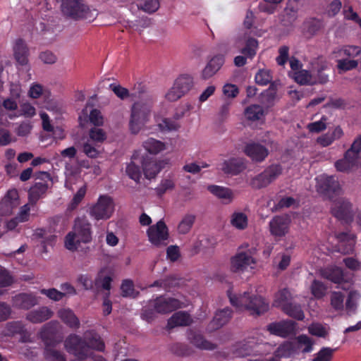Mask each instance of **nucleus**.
Masks as SVG:
<instances>
[{
    "label": "nucleus",
    "instance_id": "1",
    "mask_svg": "<svg viewBox=\"0 0 361 361\" xmlns=\"http://www.w3.org/2000/svg\"><path fill=\"white\" fill-rule=\"evenodd\" d=\"M227 294L233 306L240 310H246L252 315L259 316L269 310V302L260 295L245 292L237 296L233 295L231 290H228Z\"/></svg>",
    "mask_w": 361,
    "mask_h": 361
},
{
    "label": "nucleus",
    "instance_id": "2",
    "mask_svg": "<svg viewBox=\"0 0 361 361\" xmlns=\"http://www.w3.org/2000/svg\"><path fill=\"white\" fill-rule=\"evenodd\" d=\"M92 239V224L86 216H78L74 220L73 231L65 237V247L71 251H75L80 243H89Z\"/></svg>",
    "mask_w": 361,
    "mask_h": 361
},
{
    "label": "nucleus",
    "instance_id": "3",
    "mask_svg": "<svg viewBox=\"0 0 361 361\" xmlns=\"http://www.w3.org/2000/svg\"><path fill=\"white\" fill-rule=\"evenodd\" d=\"M256 251L254 247L244 250L243 246L239 247L235 255L231 257V271L233 273H242L249 267L254 268L256 264V259L254 257Z\"/></svg>",
    "mask_w": 361,
    "mask_h": 361
},
{
    "label": "nucleus",
    "instance_id": "4",
    "mask_svg": "<svg viewBox=\"0 0 361 361\" xmlns=\"http://www.w3.org/2000/svg\"><path fill=\"white\" fill-rule=\"evenodd\" d=\"M114 211V202L111 197L102 195L97 202L89 208V214L94 220L109 219Z\"/></svg>",
    "mask_w": 361,
    "mask_h": 361
},
{
    "label": "nucleus",
    "instance_id": "5",
    "mask_svg": "<svg viewBox=\"0 0 361 361\" xmlns=\"http://www.w3.org/2000/svg\"><path fill=\"white\" fill-rule=\"evenodd\" d=\"M150 111L151 105L149 103L140 102L134 103L132 107L129 123L130 129L133 133H137L142 126L147 122Z\"/></svg>",
    "mask_w": 361,
    "mask_h": 361
},
{
    "label": "nucleus",
    "instance_id": "6",
    "mask_svg": "<svg viewBox=\"0 0 361 361\" xmlns=\"http://www.w3.org/2000/svg\"><path fill=\"white\" fill-rule=\"evenodd\" d=\"M282 173L280 164H272L263 172L251 180L250 185L253 188L261 189L269 185L275 180Z\"/></svg>",
    "mask_w": 361,
    "mask_h": 361
},
{
    "label": "nucleus",
    "instance_id": "7",
    "mask_svg": "<svg viewBox=\"0 0 361 361\" xmlns=\"http://www.w3.org/2000/svg\"><path fill=\"white\" fill-rule=\"evenodd\" d=\"M331 214L338 220L350 225L354 219L353 204L345 198L338 199L331 208Z\"/></svg>",
    "mask_w": 361,
    "mask_h": 361
},
{
    "label": "nucleus",
    "instance_id": "8",
    "mask_svg": "<svg viewBox=\"0 0 361 361\" xmlns=\"http://www.w3.org/2000/svg\"><path fill=\"white\" fill-rule=\"evenodd\" d=\"M149 241L156 247L166 246L169 237V229L163 220L150 226L147 231Z\"/></svg>",
    "mask_w": 361,
    "mask_h": 361
},
{
    "label": "nucleus",
    "instance_id": "9",
    "mask_svg": "<svg viewBox=\"0 0 361 361\" xmlns=\"http://www.w3.org/2000/svg\"><path fill=\"white\" fill-rule=\"evenodd\" d=\"M61 11L64 16L74 20L87 18L89 8L82 0H63Z\"/></svg>",
    "mask_w": 361,
    "mask_h": 361
},
{
    "label": "nucleus",
    "instance_id": "10",
    "mask_svg": "<svg viewBox=\"0 0 361 361\" xmlns=\"http://www.w3.org/2000/svg\"><path fill=\"white\" fill-rule=\"evenodd\" d=\"M67 352L75 357H88V346L86 341L77 334L69 335L64 341Z\"/></svg>",
    "mask_w": 361,
    "mask_h": 361
},
{
    "label": "nucleus",
    "instance_id": "11",
    "mask_svg": "<svg viewBox=\"0 0 361 361\" xmlns=\"http://www.w3.org/2000/svg\"><path fill=\"white\" fill-rule=\"evenodd\" d=\"M149 306L153 307L157 313L168 314L180 308L181 302L173 298L159 296L150 301Z\"/></svg>",
    "mask_w": 361,
    "mask_h": 361
},
{
    "label": "nucleus",
    "instance_id": "12",
    "mask_svg": "<svg viewBox=\"0 0 361 361\" xmlns=\"http://www.w3.org/2000/svg\"><path fill=\"white\" fill-rule=\"evenodd\" d=\"M318 191L324 195L332 197L337 195L340 190V184L335 176L322 175L317 178Z\"/></svg>",
    "mask_w": 361,
    "mask_h": 361
},
{
    "label": "nucleus",
    "instance_id": "13",
    "mask_svg": "<svg viewBox=\"0 0 361 361\" xmlns=\"http://www.w3.org/2000/svg\"><path fill=\"white\" fill-rule=\"evenodd\" d=\"M36 179H40L44 182L35 183L29 190L30 201L35 203L47 192L48 189L47 180H51V176L48 172L40 171L36 175Z\"/></svg>",
    "mask_w": 361,
    "mask_h": 361
},
{
    "label": "nucleus",
    "instance_id": "14",
    "mask_svg": "<svg viewBox=\"0 0 361 361\" xmlns=\"http://www.w3.org/2000/svg\"><path fill=\"white\" fill-rule=\"evenodd\" d=\"M5 331L6 335L8 336L19 335L20 341L22 343L31 341V334L22 321H12L8 322L6 324Z\"/></svg>",
    "mask_w": 361,
    "mask_h": 361
},
{
    "label": "nucleus",
    "instance_id": "15",
    "mask_svg": "<svg viewBox=\"0 0 361 361\" xmlns=\"http://www.w3.org/2000/svg\"><path fill=\"white\" fill-rule=\"evenodd\" d=\"M14 59L18 66L29 68L30 55L29 48L25 40L21 38L17 39L13 46Z\"/></svg>",
    "mask_w": 361,
    "mask_h": 361
},
{
    "label": "nucleus",
    "instance_id": "16",
    "mask_svg": "<svg viewBox=\"0 0 361 361\" xmlns=\"http://www.w3.org/2000/svg\"><path fill=\"white\" fill-rule=\"evenodd\" d=\"M290 219L285 216H275L269 222V231L272 235L281 238L289 230Z\"/></svg>",
    "mask_w": 361,
    "mask_h": 361
},
{
    "label": "nucleus",
    "instance_id": "17",
    "mask_svg": "<svg viewBox=\"0 0 361 361\" xmlns=\"http://www.w3.org/2000/svg\"><path fill=\"white\" fill-rule=\"evenodd\" d=\"M336 238L339 243L338 251L343 255L352 254L355 249L356 235L350 232L336 233Z\"/></svg>",
    "mask_w": 361,
    "mask_h": 361
},
{
    "label": "nucleus",
    "instance_id": "18",
    "mask_svg": "<svg viewBox=\"0 0 361 361\" xmlns=\"http://www.w3.org/2000/svg\"><path fill=\"white\" fill-rule=\"evenodd\" d=\"M244 153L252 161H263L269 154L268 149L264 145L257 142H250L244 147Z\"/></svg>",
    "mask_w": 361,
    "mask_h": 361
},
{
    "label": "nucleus",
    "instance_id": "19",
    "mask_svg": "<svg viewBox=\"0 0 361 361\" xmlns=\"http://www.w3.org/2000/svg\"><path fill=\"white\" fill-rule=\"evenodd\" d=\"M37 303V297L31 293H21L12 298L13 306L18 310H28Z\"/></svg>",
    "mask_w": 361,
    "mask_h": 361
},
{
    "label": "nucleus",
    "instance_id": "20",
    "mask_svg": "<svg viewBox=\"0 0 361 361\" xmlns=\"http://www.w3.org/2000/svg\"><path fill=\"white\" fill-rule=\"evenodd\" d=\"M295 324L292 320L271 323L268 325V330L271 334L286 338L295 331Z\"/></svg>",
    "mask_w": 361,
    "mask_h": 361
},
{
    "label": "nucleus",
    "instance_id": "21",
    "mask_svg": "<svg viewBox=\"0 0 361 361\" xmlns=\"http://www.w3.org/2000/svg\"><path fill=\"white\" fill-rule=\"evenodd\" d=\"M84 340L88 346V357L91 356L90 350H94L99 352L104 351L105 344L99 334L95 331H88L84 334Z\"/></svg>",
    "mask_w": 361,
    "mask_h": 361
},
{
    "label": "nucleus",
    "instance_id": "22",
    "mask_svg": "<svg viewBox=\"0 0 361 361\" xmlns=\"http://www.w3.org/2000/svg\"><path fill=\"white\" fill-rule=\"evenodd\" d=\"M52 316L51 310L46 306H42L28 312L25 319L32 324H39L48 320Z\"/></svg>",
    "mask_w": 361,
    "mask_h": 361
},
{
    "label": "nucleus",
    "instance_id": "23",
    "mask_svg": "<svg viewBox=\"0 0 361 361\" xmlns=\"http://www.w3.org/2000/svg\"><path fill=\"white\" fill-rule=\"evenodd\" d=\"M245 168L246 165L242 159L231 158L222 163L221 169L226 174L238 175Z\"/></svg>",
    "mask_w": 361,
    "mask_h": 361
},
{
    "label": "nucleus",
    "instance_id": "24",
    "mask_svg": "<svg viewBox=\"0 0 361 361\" xmlns=\"http://www.w3.org/2000/svg\"><path fill=\"white\" fill-rule=\"evenodd\" d=\"M224 61V56L222 54H217L212 58L202 70V78L209 79L212 77L221 68Z\"/></svg>",
    "mask_w": 361,
    "mask_h": 361
},
{
    "label": "nucleus",
    "instance_id": "25",
    "mask_svg": "<svg viewBox=\"0 0 361 361\" xmlns=\"http://www.w3.org/2000/svg\"><path fill=\"white\" fill-rule=\"evenodd\" d=\"M188 338L195 347L202 350H214L216 345L206 340L204 336L194 330L188 332Z\"/></svg>",
    "mask_w": 361,
    "mask_h": 361
},
{
    "label": "nucleus",
    "instance_id": "26",
    "mask_svg": "<svg viewBox=\"0 0 361 361\" xmlns=\"http://www.w3.org/2000/svg\"><path fill=\"white\" fill-rule=\"evenodd\" d=\"M141 164L142 166V172L145 178L147 179L155 178L161 170V165L151 158L149 159L142 157Z\"/></svg>",
    "mask_w": 361,
    "mask_h": 361
},
{
    "label": "nucleus",
    "instance_id": "27",
    "mask_svg": "<svg viewBox=\"0 0 361 361\" xmlns=\"http://www.w3.org/2000/svg\"><path fill=\"white\" fill-rule=\"evenodd\" d=\"M323 278L336 284H341L344 281V273L342 268L337 266L326 267L322 271Z\"/></svg>",
    "mask_w": 361,
    "mask_h": 361
},
{
    "label": "nucleus",
    "instance_id": "28",
    "mask_svg": "<svg viewBox=\"0 0 361 361\" xmlns=\"http://www.w3.org/2000/svg\"><path fill=\"white\" fill-rule=\"evenodd\" d=\"M190 323L191 319L189 314L185 312H177L169 319L167 328L171 329L176 326H185L190 325Z\"/></svg>",
    "mask_w": 361,
    "mask_h": 361
},
{
    "label": "nucleus",
    "instance_id": "29",
    "mask_svg": "<svg viewBox=\"0 0 361 361\" xmlns=\"http://www.w3.org/2000/svg\"><path fill=\"white\" fill-rule=\"evenodd\" d=\"M207 190L219 199H221L224 204H229L233 200V194L230 188L212 185L207 187Z\"/></svg>",
    "mask_w": 361,
    "mask_h": 361
},
{
    "label": "nucleus",
    "instance_id": "30",
    "mask_svg": "<svg viewBox=\"0 0 361 361\" xmlns=\"http://www.w3.org/2000/svg\"><path fill=\"white\" fill-rule=\"evenodd\" d=\"M231 314L232 310L228 307L217 311L209 324L210 329H218L225 325L231 319Z\"/></svg>",
    "mask_w": 361,
    "mask_h": 361
},
{
    "label": "nucleus",
    "instance_id": "31",
    "mask_svg": "<svg viewBox=\"0 0 361 361\" xmlns=\"http://www.w3.org/2000/svg\"><path fill=\"white\" fill-rule=\"evenodd\" d=\"M54 341H45L44 355L47 361H66L65 355L56 350Z\"/></svg>",
    "mask_w": 361,
    "mask_h": 361
},
{
    "label": "nucleus",
    "instance_id": "32",
    "mask_svg": "<svg viewBox=\"0 0 361 361\" xmlns=\"http://www.w3.org/2000/svg\"><path fill=\"white\" fill-rule=\"evenodd\" d=\"M58 316L62 320V322L70 328H79L80 321L71 309H61L59 310Z\"/></svg>",
    "mask_w": 361,
    "mask_h": 361
},
{
    "label": "nucleus",
    "instance_id": "33",
    "mask_svg": "<svg viewBox=\"0 0 361 361\" xmlns=\"http://www.w3.org/2000/svg\"><path fill=\"white\" fill-rule=\"evenodd\" d=\"M255 82L259 85H267L270 83V86L267 90H276L277 82L276 81L271 82L272 76L269 70L262 69L259 70L255 75Z\"/></svg>",
    "mask_w": 361,
    "mask_h": 361
},
{
    "label": "nucleus",
    "instance_id": "34",
    "mask_svg": "<svg viewBox=\"0 0 361 361\" xmlns=\"http://www.w3.org/2000/svg\"><path fill=\"white\" fill-rule=\"evenodd\" d=\"M282 311L288 316L298 320L302 321L305 314L300 304L295 302L287 303L283 305Z\"/></svg>",
    "mask_w": 361,
    "mask_h": 361
},
{
    "label": "nucleus",
    "instance_id": "35",
    "mask_svg": "<svg viewBox=\"0 0 361 361\" xmlns=\"http://www.w3.org/2000/svg\"><path fill=\"white\" fill-rule=\"evenodd\" d=\"M194 85L193 78L189 74H181L174 81L172 90H190Z\"/></svg>",
    "mask_w": 361,
    "mask_h": 361
},
{
    "label": "nucleus",
    "instance_id": "36",
    "mask_svg": "<svg viewBox=\"0 0 361 361\" xmlns=\"http://www.w3.org/2000/svg\"><path fill=\"white\" fill-rule=\"evenodd\" d=\"M245 118L252 121L260 120L264 115V111L260 105L252 104L247 106L244 111Z\"/></svg>",
    "mask_w": 361,
    "mask_h": 361
},
{
    "label": "nucleus",
    "instance_id": "37",
    "mask_svg": "<svg viewBox=\"0 0 361 361\" xmlns=\"http://www.w3.org/2000/svg\"><path fill=\"white\" fill-rule=\"evenodd\" d=\"M143 147L147 152L152 154H157L165 149L164 142L152 137H149L145 141Z\"/></svg>",
    "mask_w": 361,
    "mask_h": 361
},
{
    "label": "nucleus",
    "instance_id": "38",
    "mask_svg": "<svg viewBox=\"0 0 361 361\" xmlns=\"http://www.w3.org/2000/svg\"><path fill=\"white\" fill-rule=\"evenodd\" d=\"M257 47V40L253 37H249L245 42V47L240 50V53L252 59L256 55Z\"/></svg>",
    "mask_w": 361,
    "mask_h": 361
},
{
    "label": "nucleus",
    "instance_id": "39",
    "mask_svg": "<svg viewBox=\"0 0 361 361\" xmlns=\"http://www.w3.org/2000/svg\"><path fill=\"white\" fill-rule=\"evenodd\" d=\"M97 90H128L123 87L114 78H105L101 80L97 86Z\"/></svg>",
    "mask_w": 361,
    "mask_h": 361
},
{
    "label": "nucleus",
    "instance_id": "40",
    "mask_svg": "<svg viewBox=\"0 0 361 361\" xmlns=\"http://www.w3.org/2000/svg\"><path fill=\"white\" fill-rule=\"evenodd\" d=\"M247 216L243 212H234L232 214L231 224L239 230H243L247 226Z\"/></svg>",
    "mask_w": 361,
    "mask_h": 361
},
{
    "label": "nucleus",
    "instance_id": "41",
    "mask_svg": "<svg viewBox=\"0 0 361 361\" xmlns=\"http://www.w3.org/2000/svg\"><path fill=\"white\" fill-rule=\"evenodd\" d=\"M306 32L310 35H316L323 27V22L317 18H310L304 23Z\"/></svg>",
    "mask_w": 361,
    "mask_h": 361
},
{
    "label": "nucleus",
    "instance_id": "42",
    "mask_svg": "<svg viewBox=\"0 0 361 361\" xmlns=\"http://www.w3.org/2000/svg\"><path fill=\"white\" fill-rule=\"evenodd\" d=\"M326 287L323 282L314 279L312 282L310 291L316 299H322L326 293Z\"/></svg>",
    "mask_w": 361,
    "mask_h": 361
},
{
    "label": "nucleus",
    "instance_id": "43",
    "mask_svg": "<svg viewBox=\"0 0 361 361\" xmlns=\"http://www.w3.org/2000/svg\"><path fill=\"white\" fill-rule=\"evenodd\" d=\"M345 295L340 291H333L330 295L331 307L336 311L342 310L344 307Z\"/></svg>",
    "mask_w": 361,
    "mask_h": 361
},
{
    "label": "nucleus",
    "instance_id": "44",
    "mask_svg": "<svg viewBox=\"0 0 361 361\" xmlns=\"http://www.w3.org/2000/svg\"><path fill=\"white\" fill-rule=\"evenodd\" d=\"M290 297L291 294L287 288L280 290L275 295L274 305L276 307H281L282 309L283 305L290 303L289 302Z\"/></svg>",
    "mask_w": 361,
    "mask_h": 361
},
{
    "label": "nucleus",
    "instance_id": "45",
    "mask_svg": "<svg viewBox=\"0 0 361 361\" xmlns=\"http://www.w3.org/2000/svg\"><path fill=\"white\" fill-rule=\"evenodd\" d=\"M126 172L130 178L139 183L142 176V171L138 165H136L134 161H131L126 166Z\"/></svg>",
    "mask_w": 361,
    "mask_h": 361
},
{
    "label": "nucleus",
    "instance_id": "46",
    "mask_svg": "<svg viewBox=\"0 0 361 361\" xmlns=\"http://www.w3.org/2000/svg\"><path fill=\"white\" fill-rule=\"evenodd\" d=\"M253 353V345L249 343L238 345L233 352L234 355L237 357H245Z\"/></svg>",
    "mask_w": 361,
    "mask_h": 361
},
{
    "label": "nucleus",
    "instance_id": "47",
    "mask_svg": "<svg viewBox=\"0 0 361 361\" xmlns=\"http://www.w3.org/2000/svg\"><path fill=\"white\" fill-rule=\"evenodd\" d=\"M295 81L300 85H314L317 81L313 80V76L305 70L295 73Z\"/></svg>",
    "mask_w": 361,
    "mask_h": 361
},
{
    "label": "nucleus",
    "instance_id": "48",
    "mask_svg": "<svg viewBox=\"0 0 361 361\" xmlns=\"http://www.w3.org/2000/svg\"><path fill=\"white\" fill-rule=\"evenodd\" d=\"M175 188V183L172 179H162L159 185L155 188L158 196L161 197L168 190H172Z\"/></svg>",
    "mask_w": 361,
    "mask_h": 361
},
{
    "label": "nucleus",
    "instance_id": "49",
    "mask_svg": "<svg viewBox=\"0 0 361 361\" xmlns=\"http://www.w3.org/2000/svg\"><path fill=\"white\" fill-rule=\"evenodd\" d=\"M195 222L193 215H186L183 217L178 226V231L181 234H185L189 232Z\"/></svg>",
    "mask_w": 361,
    "mask_h": 361
},
{
    "label": "nucleus",
    "instance_id": "50",
    "mask_svg": "<svg viewBox=\"0 0 361 361\" xmlns=\"http://www.w3.org/2000/svg\"><path fill=\"white\" fill-rule=\"evenodd\" d=\"M336 349L329 347H323L315 355L313 361H331L333 358L334 353Z\"/></svg>",
    "mask_w": 361,
    "mask_h": 361
},
{
    "label": "nucleus",
    "instance_id": "51",
    "mask_svg": "<svg viewBox=\"0 0 361 361\" xmlns=\"http://www.w3.org/2000/svg\"><path fill=\"white\" fill-rule=\"evenodd\" d=\"M361 47L358 46H344L339 50V56H346L350 59L360 55Z\"/></svg>",
    "mask_w": 361,
    "mask_h": 361
},
{
    "label": "nucleus",
    "instance_id": "52",
    "mask_svg": "<svg viewBox=\"0 0 361 361\" xmlns=\"http://www.w3.org/2000/svg\"><path fill=\"white\" fill-rule=\"evenodd\" d=\"M358 61L357 60L347 59L338 61L337 68L339 72H346L355 69L357 67Z\"/></svg>",
    "mask_w": 361,
    "mask_h": 361
},
{
    "label": "nucleus",
    "instance_id": "53",
    "mask_svg": "<svg viewBox=\"0 0 361 361\" xmlns=\"http://www.w3.org/2000/svg\"><path fill=\"white\" fill-rule=\"evenodd\" d=\"M276 92H262L259 95L260 102L266 107L269 108L274 104Z\"/></svg>",
    "mask_w": 361,
    "mask_h": 361
},
{
    "label": "nucleus",
    "instance_id": "54",
    "mask_svg": "<svg viewBox=\"0 0 361 361\" xmlns=\"http://www.w3.org/2000/svg\"><path fill=\"white\" fill-rule=\"evenodd\" d=\"M121 295L123 297H135V288L133 281L130 279H125L121 286Z\"/></svg>",
    "mask_w": 361,
    "mask_h": 361
},
{
    "label": "nucleus",
    "instance_id": "55",
    "mask_svg": "<svg viewBox=\"0 0 361 361\" xmlns=\"http://www.w3.org/2000/svg\"><path fill=\"white\" fill-rule=\"evenodd\" d=\"M296 340L299 348L304 346L302 350L303 353H310L312 350L313 341L307 335H300L297 337Z\"/></svg>",
    "mask_w": 361,
    "mask_h": 361
},
{
    "label": "nucleus",
    "instance_id": "56",
    "mask_svg": "<svg viewBox=\"0 0 361 361\" xmlns=\"http://www.w3.org/2000/svg\"><path fill=\"white\" fill-rule=\"evenodd\" d=\"M112 281L113 277L111 275L104 276L102 272H100L96 279V284L101 286L104 290L109 291L111 288Z\"/></svg>",
    "mask_w": 361,
    "mask_h": 361
},
{
    "label": "nucleus",
    "instance_id": "57",
    "mask_svg": "<svg viewBox=\"0 0 361 361\" xmlns=\"http://www.w3.org/2000/svg\"><path fill=\"white\" fill-rule=\"evenodd\" d=\"M171 351L178 356H186L190 353L189 347L183 343H174L171 347Z\"/></svg>",
    "mask_w": 361,
    "mask_h": 361
},
{
    "label": "nucleus",
    "instance_id": "58",
    "mask_svg": "<svg viewBox=\"0 0 361 361\" xmlns=\"http://www.w3.org/2000/svg\"><path fill=\"white\" fill-rule=\"evenodd\" d=\"M40 293L54 301H59L65 296V293L56 288L42 289Z\"/></svg>",
    "mask_w": 361,
    "mask_h": 361
},
{
    "label": "nucleus",
    "instance_id": "59",
    "mask_svg": "<svg viewBox=\"0 0 361 361\" xmlns=\"http://www.w3.org/2000/svg\"><path fill=\"white\" fill-rule=\"evenodd\" d=\"M89 121L90 123L94 126H101L104 123V118L99 110L97 109H92L89 115Z\"/></svg>",
    "mask_w": 361,
    "mask_h": 361
},
{
    "label": "nucleus",
    "instance_id": "60",
    "mask_svg": "<svg viewBox=\"0 0 361 361\" xmlns=\"http://www.w3.org/2000/svg\"><path fill=\"white\" fill-rule=\"evenodd\" d=\"M293 350V345L290 343H284L277 348L276 355L278 357H288L292 354Z\"/></svg>",
    "mask_w": 361,
    "mask_h": 361
},
{
    "label": "nucleus",
    "instance_id": "61",
    "mask_svg": "<svg viewBox=\"0 0 361 361\" xmlns=\"http://www.w3.org/2000/svg\"><path fill=\"white\" fill-rule=\"evenodd\" d=\"M87 191L86 185H83L81 188H79V190L77 191V192L74 195L71 205L72 209L76 208L78 204L82 202L83 198L85 196Z\"/></svg>",
    "mask_w": 361,
    "mask_h": 361
},
{
    "label": "nucleus",
    "instance_id": "62",
    "mask_svg": "<svg viewBox=\"0 0 361 361\" xmlns=\"http://www.w3.org/2000/svg\"><path fill=\"white\" fill-rule=\"evenodd\" d=\"M343 262L345 266L351 271H357L361 269V262L355 257H345Z\"/></svg>",
    "mask_w": 361,
    "mask_h": 361
},
{
    "label": "nucleus",
    "instance_id": "63",
    "mask_svg": "<svg viewBox=\"0 0 361 361\" xmlns=\"http://www.w3.org/2000/svg\"><path fill=\"white\" fill-rule=\"evenodd\" d=\"M89 136L92 140L98 142H102L106 139L104 131L95 127L90 129Z\"/></svg>",
    "mask_w": 361,
    "mask_h": 361
},
{
    "label": "nucleus",
    "instance_id": "64",
    "mask_svg": "<svg viewBox=\"0 0 361 361\" xmlns=\"http://www.w3.org/2000/svg\"><path fill=\"white\" fill-rule=\"evenodd\" d=\"M310 334L319 337H325L327 335L326 329L320 324H312L309 326Z\"/></svg>",
    "mask_w": 361,
    "mask_h": 361
}]
</instances>
